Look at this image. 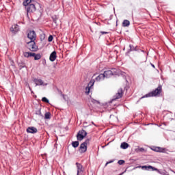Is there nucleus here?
Returning <instances> with one entry per match:
<instances>
[{"label":"nucleus","instance_id":"obj_25","mask_svg":"<svg viewBox=\"0 0 175 175\" xmlns=\"http://www.w3.org/2000/svg\"><path fill=\"white\" fill-rule=\"evenodd\" d=\"M42 101L44 102L45 103H49V99H47V98H46V97H43L42 98Z\"/></svg>","mask_w":175,"mask_h":175},{"label":"nucleus","instance_id":"obj_26","mask_svg":"<svg viewBox=\"0 0 175 175\" xmlns=\"http://www.w3.org/2000/svg\"><path fill=\"white\" fill-rule=\"evenodd\" d=\"M118 165H124V163H125V161H124V160H119L118 161Z\"/></svg>","mask_w":175,"mask_h":175},{"label":"nucleus","instance_id":"obj_13","mask_svg":"<svg viewBox=\"0 0 175 175\" xmlns=\"http://www.w3.org/2000/svg\"><path fill=\"white\" fill-rule=\"evenodd\" d=\"M27 133H37L38 129L34 126H30L27 129Z\"/></svg>","mask_w":175,"mask_h":175},{"label":"nucleus","instance_id":"obj_32","mask_svg":"<svg viewBox=\"0 0 175 175\" xmlns=\"http://www.w3.org/2000/svg\"><path fill=\"white\" fill-rule=\"evenodd\" d=\"M139 151H141L142 152H143V151H144V148H140L139 149Z\"/></svg>","mask_w":175,"mask_h":175},{"label":"nucleus","instance_id":"obj_28","mask_svg":"<svg viewBox=\"0 0 175 175\" xmlns=\"http://www.w3.org/2000/svg\"><path fill=\"white\" fill-rule=\"evenodd\" d=\"M48 40L49 42H53V36H49Z\"/></svg>","mask_w":175,"mask_h":175},{"label":"nucleus","instance_id":"obj_4","mask_svg":"<svg viewBox=\"0 0 175 175\" xmlns=\"http://www.w3.org/2000/svg\"><path fill=\"white\" fill-rule=\"evenodd\" d=\"M27 47L31 51H36V50H38L36 44H35V40H31L30 42H27Z\"/></svg>","mask_w":175,"mask_h":175},{"label":"nucleus","instance_id":"obj_10","mask_svg":"<svg viewBox=\"0 0 175 175\" xmlns=\"http://www.w3.org/2000/svg\"><path fill=\"white\" fill-rule=\"evenodd\" d=\"M94 83H95V80L94 79H92L88 83V87L85 88V91H86L85 92L87 95L90 94V91L91 90V87H93Z\"/></svg>","mask_w":175,"mask_h":175},{"label":"nucleus","instance_id":"obj_20","mask_svg":"<svg viewBox=\"0 0 175 175\" xmlns=\"http://www.w3.org/2000/svg\"><path fill=\"white\" fill-rule=\"evenodd\" d=\"M31 2H32V0H26L23 1V5L26 8L27 6H29V5L31 4Z\"/></svg>","mask_w":175,"mask_h":175},{"label":"nucleus","instance_id":"obj_16","mask_svg":"<svg viewBox=\"0 0 175 175\" xmlns=\"http://www.w3.org/2000/svg\"><path fill=\"white\" fill-rule=\"evenodd\" d=\"M32 57H34L35 61H38V59H40V58H42V55H40V53L36 54L35 53H33Z\"/></svg>","mask_w":175,"mask_h":175},{"label":"nucleus","instance_id":"obj_21","mask_svg":"<svg viewBox=\"0 0 175 175\" xmlns=\"http://www.w3.org/2000/svg\"><path fill=\"white\" fill-rule=\"evenodd\" d=\"M51 117V113L50 112H46L45 113V120H50Z\"/></svg>","mask_w":175,"mask_h":175},{"label":"nucleus","instance_id":"obj_3","mask_svg":"<svg viewBox=\"0 0 175 175\" xmlns=\"http://www.w3.org/2000/svg\"><path fill=\"white\" fill-rule=\"evenodd\" d=\"M25 9L27 10V15L32 14V13H35V12H36V7L33 3L27 5V7H25Z\"/></svg>","mask_w":175,"mask_h":175},{"label":"nucleus","instance_id":"obj_7","mask_svg":"<svg viewBox=\"0 0 175 175\" xmlns=\"http://www.w3.org/2000/svg\"><path fill=\"white\" fill-rule=\"evenodd\" d=\"M153 151H155L156 152H163L164 154H168V152H170L169 149L166 148H161V147H155L153 149Z\"/></svg>","mask_w":175,"mask_h":175},{"label":"nucleus","instance_id":"obj_34","mask_svg":"<svg viewBox=\"0 0 175 175\" xmlns=\"http://www.w3.org/2000/svg\"><path fill=\"white\" fill-rule=\"evenodd\" d=\"M151 66H152V68H155V66L152 64H150Z\"/></svg>","mask_w":175,"mask_h":175},{"label":"nucleus","instance_id":"obj_5","mask_svg":"<svg viewBox=\"0 0 175 175\" xmlns=\"http://www.w3.org/2000/svg\"><path fill=\"white\" fill-rule=\"evenodd\" d=\"M116 68H112L111 70H108L104 72L103 75L106 79H109V77H111L113 75H116Z\"/></svg>","mask_w":175,"mask_h":175},{"label":"nucleus","instance_id":"obj_15","mask_svg":"<svg viewBox=\"0 0 175 175\" xmlns=\"http://www.w3.org/2000/svg\"><path fill=\"white\" fill-rule=\"evenodd\" d=\"M33 81L36 84V85H43V81L42 79H38L36 78H35L33 79Z\"/></svg>","mask_w":175,"mask_h":175},{"label":"nucleus","instance_id":"obj_1","mask_svg":"<svg viewBox=\"0 0 175 175\" xmlns=\"http://www.w3.org/2000/svg\"><path fill=\"white\" fill-rule=\"evenodd\" d=\"M161 94H162V85H159L157 88H156L154 90L146 94L144 96L141 98V99H143L144 98H151L154 96H160Z\"/></svg>","mask_w":175,"mask_h":175},{"label":"nucleus","instance_id":"obj_33","mask_svg":"<svg viewBox=\"0 0 175 175\" xmlns=\"http://www.w3.org/2000/svg\"><path fill=\"white\" fill-rule=\"evenodd\" d=\"M123 23H129L128 20H124Z\"/></svg>","mask_w":175,"mask_h":175},{"label":"nucleus","instance_id":"obj_12","mask_svg":"<svg viewBox=\"0 0 175 175\" xmlns=\"http://www.w3.org/2000/svg\"><path fill=\"white\" fill-rule=\"evenodd\" d=\"M19 30L20 27L17 24H14L10 28V31L12 32V33H16V32H18Z\"/></svg>","mask_w":175,"mask_h":175},{"label":"nucleus","instance_id":"obj_9","mask_svg":"<svg viewBox=\"0 0 175 175\" xmlns=\"http://www.w3.org/2000/svg\"><path fill=\"white\" fill-rule=\"evenodd\" d=\"M27 38H29L30 40H36V33L35 31H30L27 34Z\"/></svg>","mask_w":175,"mask_h":175},{"label":"nucleus","instance_id":"obj_22","mask_svg":"<svg viewBox=\"0 0 175 175\" xmlns=\"http://www.w3.org/2000/svg\"><path fill=\"white\" fill-rule=\"evenodd\" d=\"M72 147H74V148H77V147H79V142L77 141L73 142L72 143Z\"/></svg>","mask_w":175,"mask_h":175},{"label":"nucleus","instance_id":"obj_6","mask_svg":"<svg viewBox=\"0 0 175 175\" xmlns=\"http://www.w3.org/2000/svg\"><path fill=\"white\" fill-rule=\"evenodd\" d=\"M86 136H87V131H85L84 130H81L79 131V133L77 135V140L81 141Z\"/></svg>","mask_w":175,"mask_h":175},{"label":"nucleus","instance_id":"obj_29","mask_svg":"<svg viewBox=\"0 0 175 175\" xmlns=\"http://www.w3.org/2000/svg\"><path fill=\"white\" fill-rule=\"evenodd\" d=\"M113 162H114V160H111L110 161H107L105 164V166H107V165H109V163H113Z\"/></svg>","mask_w":175,"mask_h":175},{"label":"nucleus","instance_id":"obj_24","mask_svg":"<svg viewBox=\"0 0 175 175\" xmlns=\"http://www.w3.org/2000/svg\"><path fill=\"white\" fill-rule=\"evenodd\" d=\"M139 167H142V170H149L150 169L148 168V166H146V165L141 166Z\"/></svg>","mask_w":175,"mask_h":175},{"label":"nucleus","instance_id":"obj_18","mask_svg":"<svg viewBox=\"0 0 175 175\" xmlns=\"http://www.w3.org/2000/svg\"><path fill=\"white\" fill-rule=\"evenodd\" d=\"M121 148L123 150H126L129 147V145L126 142H122L120 145Z\"/></svg>","mask_w":175,"mask_h":175},{"label":"nucleus","instance_id":"obj_19","mask_svg":"<svg viewBox=\"0 0 175 175\" xmlns=\"http://www.w3.org/2000/svg\"><path fill=\"white\" fill-rule=\"evenodd\" d=\"M33 53H31V52H24L23 53V55L25 58H29V57H32Z\"/></svg>","mask_w":175,"mask_h":175},{"label":"nucleus","instance_id":"obj_31","mask_svg":"<svg viewBox=\"0 0 175 175\" xmlns=\"http://www.w3.org/2000/svg\"><path fill=\"white\" fill-rule=\"evenodd\" d=\"M101 35H106L109 33L107 31H100Z\"/></svg>","mask_w":175,"mask_h":175},{"label":"nucleus","instance_id":"obj_23","mask_svg":"<svg viewBox=\"0 0 175 175\" xmlns=\"http://www.w3.org/2000/svg\"><path fill=\"white\" fill-rule=\"evenodd\" d=\"M148 169H152V170H153L154 172H159V170H158L157 168L152 167L151 165H148Z\"/></svg>","mask_w":175,"mask_h":175},{"label":"nucleus","instance_id":"obj_27","mask_svg":"<svg viewBox=\"0 0 175 175\" xmlns=\"http://www.w3.org/2000/svg\"><path fill=\"white\" fill-rule=\"evenodd\" d=\"M130 24V23H123L122 27H129Z\"/></svg>","mask_w":175,"mask_h":175},{"label":"nucleus","instance_id":"obj_8","mask_svg":"<svg viewBox=\"0 0 175 175\" xmlns=\"http://www.w3.org/2000/svg\"><path fill=\"white\" fill-rule=\"evenodd\" d=\"M76 166L77 169V175H83V173H84V167H83V165L81 163H76Z\"/></svg>","mask_w":175,"mask_h":175},{"label":"nucleus","instance_id":"obj_2","mask_svg":"<svg viewBox=\"0 0 175 175\" xmlns=\"http://www.w3.org/2000/svg\"><path fill=\"white\" fill-rule=\"evenodd\" d=\"M90 144V139H87L83 143H82L79 148V152L81 154H84L87 151V146Z\"/></svg>","mask_w":175,"mask_h":175},{"label":"nucleus","instance_id":"obj_17","mask_svg":"<svg viewBox=\"0 0 175 175\" xmlns=\"http://www.w3.org/2000/svg\"><path fill=\"white\" fill-rule=\"evenodd\" d=\"M105 75L104 74H100L96 78V81H100L102 80H105Z\"/></svg>","mask_w":175,"mask_h":175},{"label":"nucleus","instance_id":"obj_11","mask_svg":"<svg viewBox=\"0 0 175 175\" xmlns=\"http://www.w3.org/2000/svg\"><path fill=\"white\" fill-rule=\"evenodd\" d=\"M122 95H123L122 89L120 88L118 90V92L116 93V94L114 96V98L112 100H116V99H120V98H122Z\"/></svg>","mask_w":175,"mask_h":175},{"label":"nucleus","instance_id":"obj_30","mask_svg":"<svg viewBox=\"0 0 175 175\" xmlns=\"http://www.w3.org/2000/svg\"><path fill=\"white\" fill-rule=\"evenodd\" d=\"M129 47H130L131 51H133V50H135V48L133 47V45H130Z\"/></svg>","mask_w":175,"mask_h":175},{"label":"nucleus","instance_id":"obj_14","mask_svg":"<svg viewBox=\"0 0 175 175\" xmlns=\"http://www.w3.org/2000/svg\"><path fill=\"white\" fill-rule=\"evenodd\" d=\"M49 59L50 61H51V62H54V61L57 59V52L55 51L52 52L49 56Z\"/></svg>","mask_w":175,"mask_h":175},{"label":"nucleus","instance_id":"obj_35","mask_svg":"<svg viewBox=\"0 0 175 175\" xmlns=\"http://www.w3.org/2000/svg\"><path fill=\"white\" fill-rule=\"evenodd\" d=\"M92 125H95V123L94 122H92Z\"/></svg>","mask_w":175,"mask_h":175}]
</instances>
